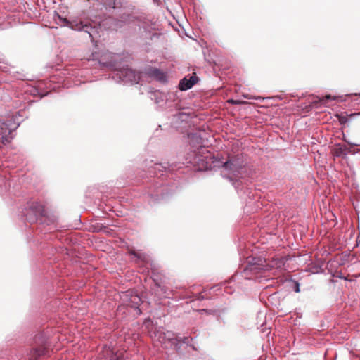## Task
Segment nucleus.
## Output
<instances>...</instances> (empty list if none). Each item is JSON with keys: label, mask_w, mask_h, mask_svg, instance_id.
Listing matches in <instances>:
<instances>
[{"label": "nucleus", "mask_w": 360, "mask_h": 360, "mask_svg": "<svg viewBox=\"0 0 360 360\" xmlns=\"http://www.w3.org/2000/svg\"><path fill=\"white\" fill-rule=\"evenodd\" d=\"M127 296H130L129 299L128 304L131 307L135 309L137 311L138 314H141V311L139 309V305L141 303V297L136 294L129 293L126 295Z\"/></svg>", "instance_id": "obj_12"}, {"label": "nucleus", "mask_w": 360, "mask_h": 360, "mask_svg": "<svg viewBox=\"0 0 360 360\" xmlns=\"http://www.w3.org/2000/svg\"><path fill=\"white\" fill-rule=\"evenodd\" d=\"M293 290L295 292H300V283L297 281H293Z\"/></svg>", "instance_id": "obj_20"}, {"label": "nucleus", "mask_w": 360, "mask_h": 360, "mask_svg": "<svg viewBox=\"0 0 360 360\" xmlns=\"http://www.w3.org/2000/svg\"><path fill=\"white\" fill-rule=\"evenodd\" d=\"M333 153L336 157H345L348 153V148L346 146L338 143L333 148Z\"/></svg>", "instance_id": "obj_15"}, {"label": "nucleus", "mask_w": 360, "mask_h": 360, "mask_svg": "<svg viewBox=\"0 0 360 360\" xmlns=\"http://www.w3.org/2000/svg\"><path fill=\"white\" fill-rule=\"evenodd\" d=\"M111 77L117 83L131 84H137L139 79V75L132 69L128 67L118 69V65L113 70Z\"/></svg>", "instance_id": "obj_4"}, {"label": "nucleus", "mask_w": 360, "mask_h": 360, "mask_svg": "<svg viewBox=\"0 0 360 360\" xmlns=\"http://www.w3.org/2000/svg\"><path fill=\"white\" fill-rule=\"evenodd\" d=\"M150 335L154 341L162 345L165 344L167 340L170 342L172 344H174L176 341H181V338L179 339L174 338V333L170 331L165 332L162 328H159L158 329L155 328L154 331H150Z\"/></svg>", "instance_id": "obj_7"}, {"label": "nucleus", "mask_w": 360, "mask_h": 360, "mask_svg": "<svg viewBox=\"0 0 360 360\" xmlns=\"http://www.w3.org/2000/svg\"><path fill=\"white\" fill-rule=\"evenodd\" d=\"M129 254L134 256L139 261L148 263L149 261V257L143 252H136L135 251H130Z\"/></svg>", "instance_id": "obj_17"}, {"label": "nucleus", "mask_w": 360, "mask_h": 360, "mask_svg": "<svg viewBox=\"0 0 360 360\" xmlns=\"http://www.w3.org/2000/svg\"><path fill=\"white\" fill-rule=\"evenodd\" d=\"M248 160L243 153L229 157L222 165L221 176L229 179L236 188L238 180L248 173Z\"/></svg>", "instance_id": "obj_1"}, {"label": "nucleus", "mask_w": 360, "mask_h": 360, "mask_svg": "<svg viewBox=\"0 0 360 360\" xmlns=\"http://www.w3.org/2000/svg\"><path fill=\"white\" fill-rule=\"evenodd\" d=\"M266 260L262 257H251L248 259V264L242 271V276L245 279L258 278L259 274L265 273L276 266L281 268L283 265L282 259H276L271 262V264H266Z\"/></svg>", "instance_id": "obj_2"}, {"label": "nucleus", "mask_w": 360, "mask_h": 360, "mask_svg": "<svg viewBox=\"0 0 360 360\" xmlns=\"http://www.w3.org/2000/svg\"><path fill=\"white\" fill-rule=\"evenodd\" d=\"M54 16H57L61 21V22H71L70 20L65 18H62L56 11H54Z\"/></svg>", "instance_id": "obj_19"}, {"label": "nucleus", "mask_w": 360, "mask_h": 360, "mask_svg": "<svg viewBox=\"0 0 360 360\" xmlns=\"http://www.w3.org/2000/svg\"><path fill=\"white\" fill-rule=\"evenodd\" d=\"M166 169H167L166 166H163L160 163H155L154 165L153 166V171H151L150 172H152L154 174H157L156 171L162 172L163 170H165Z\"/></svg>", "instance_id": "obj_18"}, {"label": "nucleus", "mask_w": 360, "mask_h": 360, "mask_svg": "<svg viewBox=\"0 0 360 360\" xmlns=\"http://www.w3.org/2000/svg\"><path fill=\"white\" fill-rule=\"evenodd\" d=\"M120 58V56L118 54L112 53L108 51H102L101 52H93L87 60L96 61L101 67L110 68L113 71L117 67V61Z\"/></svg>", "instance_id": "obj_3"}, {"label": "nucleus", "mask_w": 360, "mask_h": 360, "mask_svg": "<svg viewBox=\"0 0 360 360\" xmlns=\"http://www.w3.org/2000/svg\"><path fill=\"white\" fill-rule=\"evenodd\" d=\"M45 353L44 348H34L30 351L29 360H37L38 357L44 355Z\"/></svg>", "instance_id": "obj_16"}, {"label": "nucleus", "mask_w": 360, "mask_h": 360, "mask_svg": "<svg viewBox=\"0 0 360 360\" xmlns=\"http://www.w3.org/2000/svg\"><path fill=\"white\" fill-rule=\"evenodd\" d=\"M169 25H171L172 27V28H174V30H179L178 27H181L182 24L177 23V24H169Z\"/></svg>", "instance_id": "obj_23"}, {"label": "nucleus", "mask_w": 360, "mask_h": 360, "mask_svg": "<svg viewBox=\"0 0 360 360\" xmlns=\"http://www.w3.org/2000/svg\"><path fill=\"white\" fill-rule=\"evenodd\" d=\"M200 311L201 312H204V311H207V310L206 309H202V310H200Z\"/></svg>", "instance_id": "obj_27"}, {"label": "nucleus", "mask_w": 360, "mask_h": 360, "mask_svg": "<svg viewBox=\"0 0 360 360\" xmlns=\"http://www.w3.org/2000/svg\"><path fill=\"white\" fill-rule=\"evenodd\" d=\"M164 15H165V18L167 19L168 22H171V20L168 18L167 15H169L172 18V19L176 21V23H179L181 18H185V16L182 13L181 9L173 12L168 8H167L166 13H165Z\"/></svg>", "instance_id": "obj_14"}, {"label": "nucleus", "mask_w": 360, "mask_h": 360, "mask_svg": "<svg viewBox=\"0 0 360 360\" xmlns=\"http://www.w3.org/2000/svg\"><path fill=\"white\" fill-rule=\"evenodd\" d=\"M118 22L122 23V22H123V21H120V20H119V21H118Z\"/></svg>", "instance_id": "obj_29"}, {"label": "nucleus", "mask_w": 360, "mask_h": 360, "mask_svg": "<svg viewBox=\"0 0 360 360\" xmlns=\"http://www.w3.org/2000/svg\"><path fill=\"white\" fill-rule=\"evenodd\" d=\"M99 360H125L122 352L105 347L99 354Z\"/></svg>", "instance_id": "obj_8"}, {"label": "nucleus", "mask_w": 360, "mask_h": 360, "mask_svg": "<svg viewBox=\"0 0 360 360\" xmlns=\"http://www.w3.org/2000/svg\"><path fill=\"white\" fill-rule=\"evenodd\" d=\"M51 29L56 28L55 27H49Z\"/></svg>", "instance_id": "obj_28"}, {"label": "nucleus", "mask_w": 360, "mask_h": 360, "mask_svg": "<svg viewBox=\"0 0 360 360\" xmlns=\"http://www.w3.org/2000/svg\"><path fill=\"white\" fill-rule=\"evenodd\" d=\"M228 102L229 103L236 104V105H238V104L241 103V102L239 100H233V99H229L228 101Z\"/></svg>", "instance_id": "obj_22"}, {"label": "nucleus", "mask_w": 360, "mask_h": 360, "mask_svg": "<svg viewBox=\"0 0 360 360\" xmlns=\"http://www.w3.org/2000/svg\"><path fill=\"white\" fill-rule=\"evenodd\" d=\"M18 124H16L13 119H8L6 120H0V136L1 142L6 143L10 142L13 139L12 132L15 131Z\"/></svg>", "instance_id": "obj_6"}, {"label": "nucleus", "mask_w": 360, "mask_h": 360, "mask_svg": "<svg viewBox=\"0 0 360 360\" xmlns=\"http://www.w3.org/2000/svg\"><path fill=\"white\" fill-rule=\"evenodd\" d=\"M326 99H333L335 100V97H332L330 95L326 96Z\"/></svg>", "instance_id": "obj_24"}, {"label": "nucleus", "mask_w": 360, "mask_h": 360, "mask_svg": "<svg viewBox=\"0 0 360 360\" xmlns=\"http://www.w3.org/2000/svg\"><path fill=\"white\" fill-rule=\"evenodd\" d=\"M184 343H187L188 342V338H184V340H182Z\"/></svg>", "instance_id": "obj_26"}, {"label": "nucleus", "mask_w": 360, "mask_h": 360, "mask_svg": "<svg viewBox=\"0 0 360 360\" xmlns=\"http://www.w3.org/2000/svg\"><path fill=\"white\" fill-rule=\"evenodd\" d=\"M65 24H61L63 27ZM70 27L75 30H79L81 32H84L87 34L89 37L91 38V41H96L98 38H100L101 34V32H103L102 30V24H94L92 26V24H68Z\"/></svg>", "instance_id": "obj_5"}, {"label": "nucleus", "mask_w": 360, "mask_h": 360, "mask_svg": "<svg viewBox=\"0 0 360 360\" xmlns=\"http://www.w3.org/2000/svg\"><path fill=\"white\" fill-rule=\"evenodd\" d=\"M344 141L347 142V143H349V145H352V146H357V144H355V143H352L349 142V141H347L345 139H344Z\"/></svg>", "instance_id": "obj_25"}, {"label": "nucleus", "mask_w": 360, "mask_h": 360, "mask_svg": "<svg viewBox=\"0 0 360 360\" xmlns=\"http://www.w3.org/2000/svg\"><path fill=\"white\" fill-rule=\"evenodd\" d=\"M124 0H103V5L106 9L126 8L123 5Z\"/></svg>", "instance_id": "obj_13"}, {"label": "nucleus", "mask_w": 360, "mask_h": 360, "mask_svg": "<svg viewBox=\"0 0 360 360\" xmlns=\"http://www.w3.org/2000/svg\"><path fill=\"white\" fill-rule=\"evenodd\" d=\"M146 72L148 77L156 79L160 82L165 83L167 82L166 74L156 68H148L146 70Z\"/></svg>", "instance_id": "obj_9"}, {"label": "nucleus", "mask_w": 360, "mask_h": 360, "mask_svg": "<svg viewBox=\"0 0 360 360\" xmlns=\"http://www.w3.org/2000/svg\"><path fill=\"white\" fill-rule=\"evenodd\" d=\"M198 81V77L193 74L189 79L184 77L181 79L179 84V88L181 91H186L193 87Z\"/></svg>", "instance_id": "obj_10"}, {"label": "nucleus", "mask_w": 360, "mask_h": 360, "mask_svg": "<svg viewBox=\"0 0 360 360\" xmlns=\"http://www.w3.org/2000/svg\"><path fill=\"white\" fill-rule=\"evenodd\" d=\"M28 212H32L34 214V217H33V218L27 217V219L30 221H34V220H35L37 217L41 216L44 214V207L40 203H39L37 202H32V204L29 206Z\"/></svg>", "instance_id": "obj_11"}, {"label": "nucleus", "mask_w": 360, "mask_h": 360, "mask_svg": "<svg viewBox=\"0 0 360 360\" xmlns=\"http://www.w3.org/2000/svg\"><path fill=\"white\" fill-rule=\"evenodd\" d=\"M200 162H203V159H202L200 157H195L194 159H193V164L194 165H198L199 167H200Z\"/></svg>", "instance_id": "obj_21"}]
</instances>
